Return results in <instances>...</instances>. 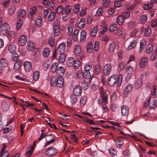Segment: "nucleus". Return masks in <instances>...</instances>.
<instances>
[{
	"label": "nucleus",
	"instance_id": "1",
	"mask_svg": "<svg viewBox=\"0 0 157 157\" xmlns=\"http://www.w3.org/2000/svg\"><path fill=\"white\" fill-rule=\"evenodd\" d=\"M122 81V75L120 74L119 75V78L118 79L117 76L115 75H111L108 79V84L110 86H114L117 82V86L120 85Z\"/></svg>",
	"mask_w": 157,
	"mask_h": 157
},
{
	"label": "nucleus",
	"instance_id": "2",
	"mask_svg": "<svg viewBox=\"0 0 157 157\" xmlns=\"http://www.w3.org/2000/svg\"><path fill=\"white\" fill-rule=\"evenodd\" d=\"M57 153V149L54 147H51L48 148L46 151V155L49 156H53Z\"/></svg>",
	"mask_w": 157,
	"mask_h": 157
},
{
	"label": "nucleus",
	"instance_id": "3",
	"mask_svg": "<svg viewBox=\"0 0 157 157\" xmlns=\"http://www.w3.org/2000/svg\"><path fill=\"white\" fill-rule=\"evenodd\" d=\"M10 103L5 100L2 101L1 104L2 109L5 112L7 111L9 109L10 106Z\"/></svg>",
	"mask_w": 157,
	"mask_h": 157
},
{
	"label": "nucleus",
	"instance_id": "4",
	"mask_svg": "<svg viewBox=\"0 0 157 157\" xmlns=\"http://www.w3.org/2000/svg\"><path fill=\"white\" fill-rule=\"evenodd\" d=\"M66 48L65 44L62 42L60 44L58 47L57 50L56 51V53L58 54H63Z\"/></svg>",
	"mask_w": 157,
	"mask_h": 157
},
{
	"label": "nucleus",
	"instance_id": "5",
	"mask_svg": "<svg viewBox=\"0 0 157 157\" xmlns=\"http://www.w3.org/2000/svg\"><path fill=\"white\" fill-rule=\"evenodd\" d=\"M112 66L109 64H106L103 67V71L105 75H109L111 71Z\"/></svg>",
	"mask_w": 157,
	"mask_h": 157
},
{
	"label": "nucleus",
	"instance_id": "6",
	"mask_svg": "<svg viewBox=\"0 0 157 157\" xmlns=\"http://www.w3.org/2000/svg\"><path fill=\"white\" fill-rule=\"evenodd\" d=\"M133 72V67L131 66H128L126 69V78H130L131 77Z\"/></svg>",
	"mask_w": 157,
	"mask_h": 157
},
{
	"label": "nucleus",
	"instance_id": "7",
	"mask_svg": "<svg viewBox=\"0 0 157 157\" xmlns=\"http://www.w3.org/2000/svg\"><path fill=\"white\" fill-rule=\"evenodd\" d=\"M27 41L26 36L24 35L20 36L19 39V43L21 46H24L25 45Z\"/></svg>",
	"mask_w": 157,
	"mask_h": 157
},
{
	"label": "nucleus",
	"instance_id": "8",
	"mask_svg": "<svg viewBox=\"0 0 157 157\" xmlns=\"http://www.w3.org/2000/svg\"><path fill=\"white\" fill-rule=\"evenodd\" d=\"M9 29L10 26L7 23L3 24L0 29V32L2 34H5Z\"/></svg>",
	"mask_w": 157,
	"mask_h": 157
},
{
	"label": "nucleus",
	"instance_id": "9",
	"mask_svg": "<svg viewBox=\"0 0 157 157\" xmlns=\"http://www.w3.org/2000/svg\"><path fill=\"white\" fill-rule=\"evenodd\" d=\"M148 61V59L146 57H143L139 61V65L140 67H144L146 66Z\"/></svg>",
	"mask_w": 157,
	"mask_h": 157
},
{
	"label": "nucleus",
	"instance_id": "10",
	"mask_svg": "<svg viewBox=\"0 0 157 157\" xmlns=\"http://www.w3.org/2000/svg\"><path fill=\"white\" fill-rule=\"evenodd\" d=\"M24 66L25 71L26 72H29L32 69V64L29 61H25L24 63Z\"/></svg>",
	"mask_w": 157,
	"mask_h": 157
},
{
	"label": "nucleus",
	"instance_id": "11",
	"mask_svg": "<svg viewBox=\"0 0 157 157\" xmlns=\"http://www.w3.org/2000/svg\"><path fill=\"white\" fill-rule=\"evenodd\" d=\"M82 90L80 86H76L75 87L73 90L74 95L76 96H80L81 95Z\"/></svg>",
	"mask_w": 157,
	"mask_h": 157
},
{
	"label": "nucleus",
	"instance_id": "12",
	"mask_svg": "<svg viewBox=\"0 0 157 157\" xmlns=\"http://www.w3.org/2000/svg\"><path fill=\"white\" fill-rule=\"evenodd\" d=\"M143 84V80L137 79L134 84V87L136 89H139L141 87Z\"/></svg>",
	"mask_w": 157,
	"mask_h": 157
},
{
	"label": "nucleus",
	"instance_id": "13",
	"mask_svg": "<svg viewBox=\"0 0 157 157\" xmlns=\"http://www.w3.org/2000/svg\"><path fill=\"white\" fill-rule=\"evenodd\" d=\"M57 85L58 87L61 88L63 86V79L62 77L58 76L57 80Z\"/></svg>",
	"mask_w": 157,
	"mask_h": 157
},
{
	"label": "nucleus",
	"instance_id": "14",
	"mask_svg": "<svg viewBox=\"0 0 157 157\" xmlns=\"http://www.w3.org/2000/svg\"><path fill=\"white\" fill-rule=\"evenodd\" d=\"M121 112L123 115L126 116L129 113V110L128 107L126 105H124L121 107Z\"/></svg>",
	"mask_w": 157,
	"mask_h": 157
},
{
	"label": "nucleus",
	"instance_id": "15",
	"mask_svg": "<svg viewBox=\"0 0 157 157\" xmlns=\"http://www.w3.org/2000/svg\"><path fill=\"white\" fill-rule=\"evenodd\" d=\"M26 14V12L25 10L23 9L20 10L18 12V16L20 18H24Z\"/></svg>",
	"mask_w": 157,
	"mask_h": 157
},
{
	"label": "nucleus",
	"instance_id": "16",
	"mask_svg": "<svg viewBox=\"0 0 157 157\" xmlns=\"http://www.w3.org/2000/svg\"><path fill=\"white\" fill-rule=\"evenodd\" d=\"M36 12V7L33 6L31 8L30 10V13L29 15V18L30 19H32L33 16Z\"/></svg>",
	"mask_w": 157,
	"mask_h": 157
},
{
	"label": "nucleus",
	"instance_id": "17",
	"mask_svg": "<svg viewBox=\"0 0 157 157\" xmlns=\"http://www.w3.org/2000/svg\"><path fill=\"white\" fill-rule=\"evenodd\" d=\"M81 50V48L79 45H75L74 47L75 54L77 56H78L82 52Z\"/></svg>",
	"mask_w": 157,
	"mask_h": 157
},
{
	"label": "nucleus",
	"instance_id": "18",
	"mask_svg": "<svg viewBox=\"0 0 157 157\" xmlns=\"http://www.w3.org/2000/svg\"><path fill=\"white\" fill-rule=\"evenodd\" d=\"M142 30L144 31V35L146 36H149L151 33V29L149 27L143 28H142Z\"/></svg>",
	"mask_w": 157,
	"mask_h": 157
},
{
	"label": "nucleus",
	"instance_id": "19",
	"mask_svg": "<svg viewBox=\"0 0 157 157\" xmlns=\"http://www.w3.org/2000/svg\"><path fill=\"white\" fill-rule=\"evenodd\" d=\"M101 98L102 101L105 104L108 103V95L105 92H102L101 93Z\"/></svg>",
	"mask_w": 157,
	"mask_h": 157
},
{
	"label": "nucleus",
	"instance_id": "20",
	"mask_svg": "<svg viewBox=\"0 0 157 157\" xmlns=\"http://www.w3.org/2000/svg\"><path fill=\"white\" fill-rule=\"evenodd\" d=\"M57 78L58 76H54L52 77L50 82L51 86L52 87H54L56 86Z\"/></svg>",
	"mask_w": 157,
	"mask_h": 157
},
{
	"label": "nucleus",
	"instance_id": "21",
	"mask_svg": "<svg viewBox=\"0 0 157 157\" xmlns=\"http://www.w3.org/2000/svg\"><path fill=\"white\" fill-rule=\"evenodd\" d=\"M125 19L123 16L120 15L117 17V24L119 25H122L124 22Z\"/></svg>",
	"mask_w": 157,
	"mask_h": 157
},
{
	"label": "nucleus",
	"instance_id": "22",
	"mask_svg": "<svg viewBox=\"0 0 157 157\" xmlns=\"http://www.w3.org/2000/svg\"><path fill=\"white\" fill-rule=\"evenodd\" d=\"M0 63L2 67H5L7 66L8 64V62L5 58H2L0 60Z\"/></svg>",
	"mask_w": 157,
	"mask_h": 157
},
{
	"label": "nucleus",
	"instance_id": "23",
	"mask_svg": "<svg viewBox=\"0 0 157 157\" xmlns=\"http://www.w3.org/2000/svg\"><path fill=\"white\" fill-rule=\"evenodd\" d=\"M65 73V69L63 67H59L57 71V73L59 75V76H61L64 75Z\"/></svg>",
	"mask_w": 157,
	"mask_h": 157
},
{
	"label": "nucleus",
	"instance_id": "24",
	"mask_svg": "<svg viewBox=\"0 0 157 157\" xmlns=\"http://www.w3.org/2000/svg\"><path fill=\"white\" fill-rule=\"evenodd\" d=\"M116 45L115 42H113L109 46L108 50L109 52L112 53L114 52L116 48Z\"/></svg>",
	"mask_w": 157,
	"mask_h": 157
},
{
	"label": "nucleus",
	"instance_id": "25",
	"mask_svg": "<svg viewBox=\"0 0 157 157\" xmlns=\"http://www.w3.org/2000/svg\"><path fill=\"white\" fill-rule=\"evenodd\" d=\"M74 76L75 78L80 79L83 77V73L82 71L78 70L75 72Z\"/></svg>",
	"mask_w": 157,
	"mask_h": 157
},
{
	"label": "nucleus",
	"instance_id": "26",
	"mask_svg": "<svg viewBox=\"0 0 157 157\" xmlns=\"http://www.w3.org/2000/svg\"><path fill=\"white\" fill-rule=\"evenodd\" d=\"M157 97H155L153 99V101L150 103L149 107L150 108L153 109L155 108L157 105Z\"/></svg>",
	"mask_w": 157,
	"mask_h": 157
},
{
	"label": "nucleus",
	"instance_id": "27",
	"mask_svg": "<svg viewBox=\"0 0 157 157\" xmlns=\"http://www.w3.org/2000/svg\"><path fill=\"white\" fill-rule=\"evenodd\" d=\"M33 149V147H30L28 148L27 151L26 152L25 157H30L32 155Z\"/></svg>",
	"mask_w": 157,
	"mask_h": 157
},
{
	"label": "nucleus",
	"instance_id": "28",
	"mask_svg": "<svg viewBox=\"0 0 157 157\" xmlns=\"http://www.w3.org/2000/svg\"><path fill=\"white\" fill-rule=\"evenodd\" d=\"M145 45L146 42L145 40H142L140 42V47L139 49V53H141L143 52Z\"/></svg>",
	"mask_w": 157,
	"mask_h": 157
},
{
	"label": "nucleus",
	"instance_id": "29",
	"mask_svg": "<svg viewBox=\"0 0 157 157\" xmlns=\"http://www.w3.org/2000/svg\"><path fill=\"white\" fill-rule=\"evenodd\" d=\"M85 21L83 18L80 19V21L77 24L78 27L79 28H83L85 25Z\"/></svg>",
	"mask_w": 157,
	"mask_h": 157
},
{
	"label": "nucleus",
	"instance_id": "30",
	"mask_svg": "<svg viewBox=\"0 0 157 157\" xmlns=\"http://www.w3.org/2000/svg\"><path fill=\"white\" fill-rule=\"evenodd\" d=\"M34 44L31 41H29L27 43V48L28 50L31 51L33 49L35 48Z\"/></svg>",
	"mask_w": 157,
	"mask_h": 157
},
{
	"label": "nucleus",
	"instance_id": "31",
	"mask_svg": "<svg viewBox=\"0 0 157 157\" xmlns=\"http://www.w3.org/2000/svg\"><path fill=\"white\" fill-rule=\"evenodd\" d=\"M67 65L69 67H71L73 65L74 63V60L73 58L69 57L67 61Z\"/></svg>",
	"mask_w": 157,
	"mask_h": 157
},
{
	"label": "nucleus",
	"instance_id": "32",
	"mask_svg": "<svg viewBox=\"0 0 157 157\" xmlns=\"http://www.w3.org/2000/svg\"><path fill=\"white\" fill-rule=\"evenodd\" d=\"M22 62L21 60L17 61L14 64V68L16 70H18L20 68Z\"/></svg>",
	"mask_w": 157,
	"mask_h": 157
},
{
	"label": "nucleus",
	"instance_id": "33",
	"mask_svg": "<svg viewBox=\"0 0 157 157\" xmlns=\"http://www.w3.org/2000/svg\"><path fill=\"white\" fill-rule=\"evenodd\" d=\"M86 33L85 31L82 30L80 32V40L81 41L83 42L86 39Z\"/></svg>",
	"mask_w": 157,
	"mask_h": 157
},
{
	"label": "nucleus",
	"instance_id": "34",
	"mask_svg": "<svg viewBox=\"0 0 157 157\" xmlns=\"http://www.w3.org/2000/svg\"><path fill=\"white\" fill-rule=\"evenodd\" d=\"M16 46L14 44H11L10 45L8 48V50L11 53H13L16 52Z\"/></svg>",
	"mask_w": 157,
	"mask_h": 157
},
{
	"label": "nucleus",
	"instance_id": "35",
	"mask_svg": "<svg viewBox=\"0 0 157 157\" xmlns=\"http://www.w3.org/2000/svg\"><path fill=\"white\" fill-rule=\"evenodd\" d=\"M98 28L97 27L92 29L91 32V35L93 37L95 36L98 32Z\"/></svg>",
	"mask_w": 157,
	"mask_h": 157
},
{
	"label": "nucleus",
	"instance_id": "36",
	"mask_svg": "<svg viewBox=\"0 0 157 157\" xmlns=\"http://www.w3.org/2000/svg\"><path fill=\"white\" fill-rule=\"evenodd\" d=\"M58 64L57 63H55L52 64L51 67V70L52 72H55L57 69Z\"/></svg>",
	"mask_w": 157,
	"mask_h": 157
},
{
	"label": "nucleus",
	"instance_id": "37",
	"mask_svg": "<svg viewBox=\"0 0 157 157\" xmlns=\"http://www.w3.org/2000/svg\"><path fill=\"white\" fill-rule=\"evenodd\" d=\"M60 55L59 56V61L61 63H63L65 60L66 55L64 54H60Z\"/></svg>",
	"mask_w": 157,
	"mask_h": 157
},
{
	"label": "nucleus",
	"instance_id": "38",
	"mask_svg": "<svg viewBox=\"0 0 157 157\" xmlns=\"http://www.w3.org/2000/svg\"><path fill=\"white\" fill-rule=\"evenodd\" d=\"M147 16L143 15L139 17V21L141 23H144L147 21Z\"/></svg>",
	"mask_w": 157,
	"mask_h": 157
},
{
	"label": "nucleus",
	"instance_id": "39",
	"mask_svg": "<svg viewBox=\"0 0 157 157\" xmlns=\"http://www.w3.org/2000/svg\"><path fill=\"white\" fill-rule=\"evenodd\" d=\"M84 77L87 79H92L93 76L91 75L90 71H84L83 72Z\"/></svg>",
	"mask_w": 157,
	"mask_h": 157
},
{
	"label": "nucleus",
	"instance_id": "40",
	"mask_svg": "<svg viewBox=\"0 0 157 157\" xmlns=\"http://www.w3.org/2000/svg\"><path fill=\"white\" fill-rule=\"evenodd\" d=\"M64 8L63 6H59L56 9V13L58 14H61L62 12L63 11Z\"/></svg>",
	"mask_w": 157,
	"mask_h": 157
},
{
	"label": "nucleus",
	"instance_id": "41",
	"mask_svg": "<svg viewBox=\"0 0 157 157\" xmlns=\"http://www.w3.org/2000/svg\"><path fill=\"white\" fill-rule=\"evenodd\" d=\"M87 50L89 52H92L93 50V45L91 42H90L88 43L87 46Z\"/></svg>",
	"mask_w": 157,
	"mask_h": 157
},
{
	"label": "nucleus",
	"instance_id": "42",
	"mask_svg": "<svg viewBox=\"0 0 157 157\" xmlns=\"http://www.w3.org/2000/svg\"><path fill=\"white\" fill-rule=\"evenodd\" d=\"M92 67V65L89 63H85L84 66V71H88L91 69Z\"/></svg>",
	"mask_w": 157,
	"mask_h": 157
},
{
	"label": "nucleus",
	"instance_id": "43",
	"mask_svg": "<svg viewBox=\"0 0 157 157\" xmlns=\"http://www.w3.org/2000/svg\"><path fill=\"white\" fill-rule=\"evenodd\" d=\"M35 23L37 26H41L42 25V19L41 17H38L35 21Z\"/></svg>",
	"mask_w": 157,
	"mask_h": 157
},
{
	"label": "nucleus",
	"instance_id": "44",
	"mask_svg": "<svg viewBox=\"0 0 157 157\" xmlns=\"http://www.w3.org/2000/svg\"><path fill=\"white\" fill-rule=\"evenodd\" d=\"M6 36L8 39L10 40L15 36V33L13 31L9 32L6 35Z\"/></svg>",
	"mask_w": 157,
	"mask_h": 157
},
{
	"label": "nucleus",
	"instance_id": "45",
	"mask_svg": "<svg viewBox=\"0 0 157 157\" xmlns=\"http://www.w3.org/2000/svg\"><path fill=\"white\" fill-rule=\"evenodd\" d=\"M56 16V14L55 13L53 12L50 13L48 17V20L50 21H52L54 19Z\"/></svg>",
	"mask_w": 157,
	"mask_h": 157
},
{
	"label": "nucleus",
	"instance_id": "46",
	"mask_svg": "<svg viewBox=\"0 0 157 157\" xmlns=\"http://www.w3.org/2000/svg\"><path fill=\"white\" fill-rule=\"evenodd\" d=\"M51 50L49 48H45L42 52V54L44 56H47L50 53Z\"/></svg>",
	"mask_w": 157,
	"mask_h": 157
},
{
	"label": "nucleus",
	"instance_id": "47",
	"mask_svg": "<svg viewBox=\"0 0 157 157\" xmlns=\"http://www.w3.org/2000/svg\"><path fill=\"white\" fill-rule=\"evenodd\" d=\"M101 65L99 64H97L95 66V71L97 75L99 74L101 72Z\"/></svg>",
	"mask_w": 157,
	"mask_h": 157
},
{
	"label": "nucleus",
	"instance_id": "48",
	"mask_svg": "<svg viewBox=\"0 0 157 157\" xmlns=\"http://www.w3.org/2000/svg\"><path fill=\"white\" fill-rule=\"evenodd\" d=\"M86 97L84 96H82L80 100V104L81 106H83L85 104L86 101Z\"/></svg>",
	"mask_w": 157,
	"mask_h": 157
},
{
	"label": "nucleus",
	"instance_id": "49",
	"mask_svg": "<svg viewBox=\"0 0 157 157\" xmlns=\"http://www.w3.org/2000/svg\"><path fill=\"white\" fill-rule=\"evenodd\" d=\"M54 138L55 137H52L51 138V139H50L49 140H48L47 139H46V140L47 142L44 144V147H46L47 146L49 145L54 142Z\"/></svg>",
	"mask_w": 157,
	"mask_h": 157
},
{
	"label": "nucleus",
	"instance_id": "50",
	"mask_svg": "<svg viewBox=\"0 0 157 157\" xmlns=\"http://www.w3.org/2000/svg\"><path fill=\"white\" fill-rule=\"evenodd\" d=\"M81 86L83 90H86L89 87L87 82L84 80L82 82Z\"/></svg>",
	"mask_w": 157,
	"mask_h": 157
},
{
	"label": "nucleus",
	"instance_id": "51",
	"mask_svg": "<svg viewBox=\"0 0 157 157\" xmlns=\"http://www.w3.org/2000/svg\"><path fill=\"white\" fill-rule=\"evenodd\" d=\"M116 146L119 148H121V146L124 144L123 141L119 140H117L115 142Z\"/></svg>",
	"mask_w": 157,
	"mask_h": 157
},
{
	"label": "nucleus",
	"instance_id": "52",
	"mask_svg": "<svg viewBox=\"0 0 157 157\" xmlns=\"http://www.w3.org/2000/svg\"><path fill=\"white\" fill-rule=\"evenodd\" d=\"M153 50V46L152 44H149L147 48L146 52L147 53H151Z\"/></svg>",
	"mask_w": 157,
	"mask_h": 157
},
{
	"label": "nucleus",
	"instance_id": "53",
	"mask_svg": "<svg viewBox=\"0 0 157 157\" xmlns=\"http://www.w3.org/2000/svg\"><path fill=\"white\" fill-rule=\"evenodd\" d=\"M9 153L7 151H1L0 154V157H8Z\"/></svg>",
	"mask_w": 157,
	"mask_h": 157
},
{
	"label": "nucleus",
	"instance_id": "54",
	"mask_svg": "<svg viewBox=\"0 0 157 157\" xmlns=\"http://www.w3.org/2000/svg\"><path fill=\"white\" fill-rule=\"evenodd\" d=\"M125 66V64L124 62H122L120 63L119 65L118 70V71H121L123 69Z\"/></svg>",
	"mask_w": 157,
	"mask_h": 157
},
{
	"label": "nucleus",
	"instance_id": "55",
	"mask_svg": "<svg viewBox=\"0 0 157 157\" xmlns=\"http://www.w3.org/2000/svg\"><path fill=\"white\" fill-rule=\"evenodd\" d=\"M76 95H72L71 97L70 102L72 104H74L77 101V98Z\"/></svg>",
	"mask_w": 157,
	"mask_h": 157
},
{
	"label": "nucleus",
	"instance_id": "56",
	"mask_svg": "<svg viewBox=\"0 0 157 157\" xmlns=\"http://www.w3.org/2000/svg\"><path fill=\"white\" fill-rule=\"evenodd\" d=\"M73 66L75 69H77L79 66L80 65V62L79 60L78 59L75 60H74V63H73Z\"/></svg>",
	"mask_w": 157,
	"mask_h": 157
},
{
	"label": "nucleus",
	"instance_id": "57",
	"mask_svg": "<svg viewBox=\"0 0 157 157\" xmlns=\"http://www.w3.org/2000/svg\"><path fill=\"white\" fill-rule=\"evenodd\" d=\"M71 6L69 5H67L64 8V10L65 12L67 15L71 12Z\"/></svg>",
	"mask_w": 157,
	"mask_h": 157
},
{
	"label": "nucleus",
	"instance_id": "58",
	"mask_svg": "<svg viewBox=\"0 0 157 157\" xmlns=\"http://www.w3.org/2000/svg\"><path fill=\"white\" fill-rule=\"evenodd\" d=\"M15 7L13 6L9 8L8 10V13L10 15H12L14 13Z\"/></svg>",
	"mask_w": 157,
	"mask_h": 157
},
{
	"label": "nucleus",
	"instance_id": "59",
	"mask_svg": "<svg viewBox=\"0 0 157 157\" xmlns=\"http://www.w3.org/2000/svg\"><path fill=\"white\" fill-rule=\"evenodd\" d=\"M132 86L131 84L128 85L125 89V91L126 93H128L132 90Z\"/></svg>",
	"mask_w": 157,
	"mask_h": 157
},
{
	"label": "nucleus",
	"instance_id": "60",
	"mask_svg": "<svg viewBox=\"0 0 157 157\" xmlns=\"http://www.w3.org/2000/svg\"><path fill=\"white\" fill-rule=\"evenodd\" d=\"M54 3L53 2H50L47 5V8L51 10H52L54 9Z\"/></svg>",
	"mask_w": 157,
	"mask_h": 157
},
{
	"label": "nucleus",
	"instance_id": "61",
	"mask_svg": "<svg viewBox=\"0 0 157 157\" xmlns=\"http://www.w3.org/2000/svg\"><path fill=\"white\" fill-rule=\"evenodd\" d=\"M111 98L112 101L116 100L118 98L116 93L114 92L112 93L111 95Z\"/></svg>",
	"mask_w": 157,
	"mask_h": 157
},
{
	"label": "nucleus",
	"instance_id": "62",
	"mask_svg": "<svg viewBox=\"0 0 157 157\" xmlns=\"http://www.w3.org/2000/svg\"><path fill=\"white\" fill-rule=\"evenodd\" d=\"M22 21L21 19H19L17 22V30L20 29L22 25Z\"/></svg>",
	"mask_w": 157,
	"mask_h": 157
},
{
	"label": "nucleus",
	"instance_id": "63",
	"mask_svg": "<svg viewBox=\"0 0 157 157\" xmlns=\"http://www.w3.org/2000/svg\"><path fill=\"white\" fill-rule=\"evenodd\" d=\"M39 77V72L36 71L34 72L33 78V79L35 81H37Z\"/></svg>",
	"mask_w": 157,
	"mask_h": 157
},
{
	"label": "nucleus",
	"instance_id": "64",
	"mask_svg": "<svg viewBox=\"0 0 157 157\" xmlns=\"http://www.w3.org/2000/svg\"><path fill=\"white\" fill-rule=\"evenodd\" d=\"M117 26V25L115 24H111L109 27V30L111 32H113Z\"/></svg>",
	"mask_w": 157,
	"mask_h": 157
}]
</instances>
